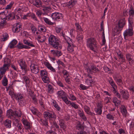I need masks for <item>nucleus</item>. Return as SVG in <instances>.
Returning a JSON list of instances; mask_svg holds the SVG:
<instances>
[{
    "label": "nucleus",
    "mask_w": 134,
    "mask_h": 134,
    "mask_svg": "<svg viewBox=\"0 0 134 134\" xmlns=\"http://www.w3.org/2000/svg\"><path fill=\"white\" fill-rule=\"evenodd\" d=\"M125 23V19L124 18L120 20L117 25L114 28L113 31V36L115 37L116 35H118L122 30Z\"/></svg>",
    "instance_id": "obj_1"
},
{
    "label": "nucleus",
    "mask_w": 134,
    "mask_h": 134,
    "mask_svg": "<svg viewBox=\"0 0 134 134\" xmlns=\"http://www.w3.org/2000/svg\"><path fill=\"white\" fill-rule=\"evenodd\" d=\"M49 42L53 47L56 49H61L62 47L59 44L58 39L54 36L51 35L48 38Z\"/></svg>",
    "instance_id": "obj_2"
},
{
    "label": "nucleus",
    "mask_w": 134,
    "mask_h": 134,
    "mask_svg": "<svg viewBox=\"0 0 134 134\" xmlns=\"http://www.w3.org/2000/svg\"><path fill=\"white\" fill-rule=\"evenodd\" d=\"M87 45L93 51L97 47L96 40L93 38H91L87 40Z\"/></svg>",
    "instance_id": "obj_3"
},
{
    "label": "nucleus",
    "mask_w": 134,
    "mask_h": 134,
    "mask_svg": "<svg viewBox=\"0 0 134 134\" xmlns=\"http://www.w3.org/2000/svg\"><path fill=\"white\" fill-rule=\"evenodd\" d=\"M4 64L3 66L0 68L4 70H2L3 71H1L3 73L6 71L7 69L8 68V66H9L10 64V60L8 58L5 59L4 60Z\"/></svg>",
    "instance_id": "obj_4"
},
{
    "label": "nucleus",
    "mask_w": 134,
    "mask_h": 134,
    "mask_svg": "<svg viewBox=\"0 0 134 134\" xmlns=\"http://www.w3.org/2000/svg\"><path fill=\"white\" fill-rule=\"evenodd\" d=\"M18 62L22 70H23L25 72L28 71L27 66L25 61H23L22 59H21L18 61Z\"/></svg>",
    "instance_id": "obj_5"
},
{
    "label": "nucleus",
    "mask_w": 134,
    "mask_h": 134,
    "mask_svg": "<svg viewBox=\"0 0 134 134\" xmlns=\"http://www.w3.org/2000/svg\"><path fill=\"white\" fill-rule=\"evenodd\" d=\"M30 67L32 73L36 74L39 72V70L38 65L34 64H31Z\"/></svg>",
    "instance_id": "obj_6"
},
{
    "label": "nucleus",
    "mask_w": 134,
    "mask_h": 134,
    "mask_svg": "<svg viewBox=\"0 0 134 134\" xmlns=\"http://www.w3.org/2000/svg\"><path fill=\"white\" fill-rule=\"evenodd\" d=\"M86 69L87 72L89 74L92 73V72H95L97 71H99L98 68L93 65H91L90 68L87 67L86 68Z\"/></svg>",
    "instance_id": "obj_7"
},
{
    "label": "nucleus",
    "mask_w": 134,
    "mask_h": 134,
    "mask_svg": "<svg viewBox=\"0 0 134 134\" xmlns=\"http://www.w3.org/2000/svg\"><path fill=\"white\" fill-rule=\"evenodd\" d=\"M133 35V32L132 29H129L126 30L124 32V35L125 39L128 36H131Z\"/></svg>",
    "instance_id": "obj_8"
},
{
    "label": "nucleus",
    "mask_w": 134,
    "mask_h": 134,
    "mask_svg": "<svg viewBox=\"0 0 134 134\" xmlns=\"http://www.w3.org/2000/svg\"><path fill=\"white\" fill-rule=\"evenodd\" d=\"M6 115L10 119H13V117H15L17 115L15 112L13 111L12 110L10 109L7 110Z\"/></svg>",
    "instance_id": "obj_9"
},
{
    "label": "nucleus",
    "mask_w": 134,
    "mask_h": 134,
    "mask_svg": "<svg viewBox=\"0 0 134 134\" xmlns=\"http://www.w3.org/2000/svg\"><path fill=\"white\" fill-rule=\"evenodd\" d=\"M43 115L45 118L48 117L49 118H56V116L54 113H53L52 114L47 111L44 112L43 113Z\"/></svg>",
    "instance_id": "obj_10"
},
{
    "label": "nucleus",
    "mask_w": 134,
    "mask_h": 134,
    "mask_svg": "<svg viewBox=\"0 0 134 134\" xmlns=\"http://www.w3.org/2000/svg\"><path fill=\"white\" fill-rule=\"evenodd\" d=\"M61 16V13L58 12H55L52 14L51 17L53 19L57 20L60 18V17Z\"/></svg>",
    "instance_id": "obj_11"
},
{
    "label": "nucleus",
    "mask_w": 134,
    "mask_h": 134,
    "mask_svg": "<svg viewBox=\"0 0 134 134\" xmlns=\"http://www.w3.org/2000/svg\"><path fill=\"white\" fill-rule=\"evenodd\" d=\"M51 52L52 54L54 56L59 57L62 54L61 51L51 50Z\"/></svg>",
    "instance_id": "obj_12"
},
{
    "label": "nucleus",
    "mask_w": 134,
    "mask_h": 134,
    "mask_svg": "<svg viewBox=\"0 0 134 134\" xmlns=\"http://www.w3.org/2000/svg\"><path fill=\"white\" fill-rule=\"evenodd\" d=\"M4 15H2L0 17V28L3 27L5 25L6 19L5 17H4L3 16Z\"/></svg>",
    "instance_id": "obj_13"
},
{
    "label": "nucleus",
    "mask_w": 134,
    "mask_h": 134,
    "mask_svg": "<svg viewBox=\"0 0 134 134\" xmlns=\"http://www.w3.org/2000/svg\"><path fill=\"white\" fill-rule=\"evenodd\" d=\"M120 93L122 96L123 98L126 99H128L129 97V93L127 91L121 90L120 91Z\"/></svg>",
    "instance_id": "obj_14"
},
{
    "label": "nucleus",
    "mask_w": 134,
    "mask_h": 134,
    "mask_svg": "<svg viewBox=\"0 0 134 134\" xmlns=\"http://www.w3.org/2000/svg\"><path fill=\"white\" fill-rule=\"evenodd\" d=\"M12 121L9 119H6L4 121V124L7 128L10 129L11 127Z\"/></svg>",
    "instance_id": "obj_15"
},
{
    "label": "nucleus",
    "mask_w": 134,
    "mask_h": 134,
    "mask_svg": "<svg viewBox=\"0 0 134 134\" xmlns=\"http://www.w3.org/2000/svg\"><path fill=\"white\" fill-rule=\"evenodd\" d=\"M5 19L8 20H12L15 18V14L14 13H12L8 14L7 15L5 16Z\"/></svg>",
    "instance_id": "obj_16"
},
{
    "label": "nucleus",
    "mask_w": 134,
    "mask_h": 134,
    "mask_svg": "<svg viewBox=\"0 0 134 134\" xmlns=\"http://www.w3.org/2000/svg\"><path fill=\"white\" fill-rule=\"evenodd\" d=\"M21 29V25L18 24L16 26L14 27L12 29V30L14 32L17 33L20 31Z\"/></svg>",
    "instance_id": "obj_17"
},
{
    "label": "nucleus",
    "mask_w": 134,
    "mask_h": 134,
    "mask_svg": "<svg viewBox=\"0 0 134 134\" xmlns=\"http://www.w3.org/2000/svg\"><path fill=\"white\" fill-rule=\"evenodd\" d=\"M126 57L127 60L129 61L130 64L133 63L134 61L133 60V57L131 54H127L126 55Z\"/></svg>",
    "instance_id": "obj_18"
},
{
    "label": "nucleus",
    "mask_w": 134,
    "mask_h": 134,
    "mask_svg": "<svg viewBox=\"0 0 134 134\" xmlns=\"http://www.w3.org/2000/svg\"><path fill=\"white\" fill-rule=\"evenodd\" d=\"M40 122L43 126H44L46 127H47L48 126V120L46 119L44 120L40 119Z\"/></svg>",
    "instance_id": "obj_19"
},
{
    "label": "nucleus",
    "mask_w": 134,
    "mask_h": 134,
    "mask_svg": "<svg viewBox=\"0 0 134 134\" xmlns=\"http://www.w3.org/2000/svg\"><path fill=\"white\" fill-rule=\"evenodd\" d=\"M17 41L15 40H13L9 43L8 46L10 48H14L15 47V46L17 43Z\"/></svg>",
    "instance_id": "obj_20"
},
{
    "label": "nucleus",
    "mask_w": 134,
    "mask_h": 134,
    "mask_svg": "<svg viewBox=\"0 0 134 134\" xmlns=\"http://www.w3.org/2000/svg\"><path fill=\"white\" fill-rule=\"evenodd\" d=\"M23 123L24 124L25 128L27 130L30 128V123L27 120H24L23 121Z\"/></svg>",
    "instance_id": "obj_21"
},
{
    "label": "nucleus",
    "mask_w": 134,
    "mask_h": 134,
    "mask_svg": "<svg viewBox=\"0 0 134 134\" xmlns=\"http://www.w3.org/2000/svg\"><path fill=\"white\" fill-rule=\"evenodd\" d=\"M77 2L76 0H71L68 4L69 8L72 7L74 5L76 4Z\"/></svg>",
    "instance_id": "obj_22"
},
{
    "label": "nucleus",
    "mask_w": 134,
    "mask_h": 134,
    "mask_svg": "<svg viewBox=\"0 0 134 134\" xmlns=\"http://www.w3.org/2000/svg\"><path fill=\"white\" fill-rule=\"evenodd\" d=\"M42 4V2L40 0H35L34 3V5L38 8L41 6Z\"/></svg>",
    "instance_id": "obj_23"
},
{
    "label": "nucleus",
    "mask_w": 134,
    "mask_h": 134,
    "mask_svg": "<svg viewBox=\"0 0 134 134\" xmlns=\"http://www.w3.org/2000/svg\"><path fill=\"white\" fill-rule=\"evenodd\" d=\"M59 125L60 127L62 128L64 130H65L66 128L65 125L64 124V121L62 119H60L59 120Z\"/></svg>",
    "instance_id": "obj_24"
},
{
    "label": "nucleus",
    "mask_w": 134,
    "mask_h": 134,
    "mask_svg": "<svg viewBox=\"0 0 134 134\" xmlns=\"http://www.w3.org/2000/svg\"><path fill=\"white\" fill-rule=\"evenodd\" d=\"M113 102L114 103L116 106L117 107L120 104L121 101L118 100L116 97H114L113 98Z\"/></svg>",
    "instance_id": "obj_25"
},
{
    "label": "nucleus",
    "mask_w": 134,
    "mask_h": 134,
    "mask_svg": "<svg viewBox=\"0 0 134 134\" xmlns=\"http://www.w3.org/2000/svg\"><path fill=\"white\" fill-rule=\"evenodd\" d=\"M76 46L72 44V45L69 44L68 46L67 50L70 52H72L74 50V48Z\"/></svg>",
    "instance_id": "obj_26"
},
{
    "label": "nucleus",
    "mask_w": 134,
    "mask_h": 134,
    "mask_svg": "<svg viewBox=\"0 0 134 134\" xmlns=\"http://www.w3.org/2000/svg\"><path fill=\"white\" fill-rule=\"evenodd\" d=\"M129 16L133 17L134 15V10L133 7L131 5L130 6L129 11Z\"/></svg>",
    "instance_id": "obj_27"
},
{
    "label": "nucleus",
    "mask_w": 134,
    "mask_h": 134,
    "mask_svg": "<svg viewBox=\"0 0 134 134\" xmlns=\"http://www.w3.org/2000/svg\"><path fill=\"white\" fill-rule=\"evenodd\" d=\"M57 94L58 97L65 96H66V93L63 91H60L57 92Z\"/></svg>",
    "instance_id": "obj_28"
},
{
    "label": "nucleus",
    "mask_w": 134,
    "mask_h": 134,
    "mask_svg": "<svg viewBox=\"0 0 134 134\" xmlns=\"http://www.w3.org/2000/svg\"><path fill=\"white\" fill-rule=\"evenodd\" d=\"M8 80L6 76L3 77L2 80V84L4 86H6L8 84Z\"/></svg>",
    "instance_id": "obj_29"
},
{
    "label": "nucleus",
    "mask_w": 134,
    "mask_h": 134,
    "mask_svg": "<svg viewBox=\"0 0 134 134\" xmlns=\"http://www.w3.org/2000/svg\"><path fill=\"white\" fill-rule=\"evenodd\" d=\"M54 89L52 86L50 85H49L48 86V93H52L53 92Z\"/></svg>",
    "instance_id": "obj_30"
},
{
    "label": "nucleus",
    "mask_w": 134,
    "mask_h": 134,
    "mask_svg": "<svg viewBox=\"0 0 134 134\" xmlns=\"http://www.w3.org/2000/svg\"><path fill=\"white\" fill-rule=\"evenodd\" d=\"M43 81L45 83H48L50 82L49 79L48 77V76H45L44 77H41Z\"/></svg>",
    "instance_id": "obj_31"
},
{
    "label": "nucleus",
    "mask_w": 134,
    "mask_h": 134,
    "mask_svg": "<svg viewBox=\"0 0 134 134\" xmlns=\"http://www.w3.org/2000/svg\"><path fill=\"white\" fill-rule=\"evenodd\" d=\"M43 19L44 21L47 24L51 25L54 24V23L51 22L48 19L45 17H43Z\"/></svg>",
    "instance_id": "obj_32"
},
{
    "label": "nucleus",
    "mask_w": 134,
    "mask_h": 134,
    "mask_svg": "<svg viewBox=\"0 0 134 134\" xmlns=\"http://www.w3.org/2000/svg\"><path fill=\"white\" fill-rule=\"evenodd\" d=\"M117 54L119 56V59H121V62L123 63L125 62V60L124 58L123 57V55L121 53H117Z\"/></svg>",
    "instance_id": "obj_33"
},
{
    "label": "nucleus",
    "mask_w": 134,
    "mask_h": 134,
    "mask_svg": "<svg viewBox=\"0 0 134 134\" xmlns=\"http://www.w3.org/2000/svg\"><path fill=\"white\" fill-rule=\"evenodd\" d=\"M8 37L9 36L7 33H4L2 37L1 38V41H4L7 40Z\"/></svg>",
    "instance_id": "obj_34"
},
{
    "label": "nucleus",
    "mask_w": 134,
    "mask_h": 134,
    "mask_svg": "<svg viewBox=\"0 0 134 134\" xmlns=\"http://www.w3.org/2000/svg\"><path fill=\"white\" fill-rule=\"evenodd\" d=\"M65 40L67 42L68 45H72V44H73L72 40L69 37H66L65 38Z\"/></svg>",
    "instance_id": "obj_35"
},
{
    "label": "nucleus",
    "mask_w": 134,
    "mask_h": 134,
    "mask_svg": "<svg viewBox=\"0 0 134 134\" xmlns=\"http://www.w3.org/2000/svg\"><path fill=\"white\" fill-rule=\"evenodd\" d=\"M40 75L41 77H44V76H48L47 72L45 70H41Z\"/></svg>",
    "instance_id": "obj_36"
},
{
    "label": "nucleus",
    "mask_w": 134,
    "mask_h": 134,
    "mask_svg": "<svg viewBox=\"0 0 134 134\" xmlns=\"http://www.w3.org/2000/svg\"><path fill=\"white\" fill-rule=\"evenodd\" d=\"M61 98L67 104H70V101L68 100L67 98L65 96H62Z\"/></svg>",
    "instance_id": "obj_37"
},
{
    "label": "nucleus",
    "mask_w": 134,
    "mask_h": 134,
    "mask_svg": "<svg viewBox=\"0 0 134 134\" xmlns=\"http://www.w3.org/2000/svg\"><path fill=\"white\" fill-rule=\"evenodd\" d=\"M30 110L35 115H36L38 116V115L37 114L36 111L37 110V109L36 108L34 107H32L30 108Z\"/></svg>",
    "instance_id": "obj_38"
},
{
    "label": "nucleus",
    "mask_w": 134,
    "mask_h": 134,
    "mask_svg": "<svg viewBox=\"0 0 134 134\" xmlns=\"http://www.w3.org/2000/svg\"><path fill=\"white\" fill-rule=\"evenodd\" d=\"M79 115H80V116L84 120H86V118L84 115L83 112L82 111H80L79 113Z\"/></svg>",
    "instance_id": "obj_39"
},
{
    "label": "nucleus",
    "mask_w": 134,
    "mask_h": 134,
    "mask_svg": "<svg viewBox=\"0 0 134 134\" xmlns=\"http://www.w3.org/2000/svg\"><path fill=\"white\" fill-rule=\"evenodd\" d=\"M83 38V36L81 34L77 36V40L79 42H82Z\"/></svg>",
    "instance_id": "obj_40"
},
{
    "label": "nucleus",
    "mask_w": 134,
    "mask_h": 134,
    "mask_svg": "<svg viewBox=\"0 0 134 134\" xmlns=\"http://www.w3.org/2000/svg\"><path fill=\"white\" fill-rule=\"evenodd\" d=\"M23 79L27 85H28L30 83V81L29 78L26 76H24L23 77Z\"/></svg>",
    "instance_id": "obj_41"
},
{
    "label": "nucleus",
    "mask_w": 134,
    "mask_h": 134,
    "mask_svg": "<svg viewBox=\"0 0 134 134\" xmlns=\"http://www.w3.org/2000/svg\"><path fill=\"white\" fill-rule=\"evenodd\" d=\"M55 101H53V103L54 107L58 110H59L60 109V107L58 106V104L56 103Z\"/></svg>",
    "instance_id": "obj_42"
},
{
    "label": "nucleus",
    "mask_w": 134,
    "mask_h": 134,
    "mask_svg": "<svg viewBox=\"0 0 134 134\" xmlns=\"http://www.w3.org/2000/svg\"><path fill=\"white\" fill-rule=\"evenodd\" d=\"M72 106V107H74V108L75 109H77L78 108V105L76 104L74 102H70V104Z\"/></svg>",
    "instance_id": "obj_43"
},
{
    "label": "nucleus",
    "mask_w": 134,
    "mask_h": 134,
    "mask_svg": "<svg viewBox=\"0 0 134 134\" xmlns=\"http://www.w3.org/2000/svg\"><path fill=\"white\" fill-rule=\"evenodd\" d=\"M51 9V8L50 7H44L42 10L44 12H46L50 10Z\"/></svg>",
    "instance_id": "obj_44"
},
{
    "label": "nucleus",
    "mask_w": 134,
    "mask_h": 134,
    "mask_svg": "<svg viewBox=\"0 0 134 134\" xmlns=\"http://www.w3.org/2000/svg\"><path fill=\"white\" fill-rule=\"evenodd\" d=\"M30 16L35 21H37L38 20L36 16L35 15L34 13H32L30 15Z\"/></svg>",
    "instance_id": "obj_45"
},
{
    "label": "nucleus",
    "mask_w": 134,
    "mask_h": 134,
    "mask_svg": "<svg viewBox=\"0 0 134 134\" xmlns=\"http://www.w3.org/2000/svg\"><path fill=\"white\" fill-rule=\"evenodd\" d=\"M24 45L22 43L19 42L17 46L15 47L19 49L23 48Z\"/></svg>",
    "instance_id": "obj_46"
},
{
    "label": "nucleus",
    "mask_w": 134,
    "mask_h": 134,
    "mask_svg": "<svg viewBox=\"0 0 134 134\" xmlns=\"http://www.w3.org/2000/svg\"><path fill=\"white\" fill-rule=\"evenodd\" d=\"M76 127L77 129L78 130L80 129L81 130L83 128L81 124H80V122H79V123L78 124Z\"/></svg>",
    "instance_id": "obj_47"
},
{
    "label": "nucleus",
    "mask_w": 134,
    "mask_h": 134,
    "mask_svg": "<svg viewBox=\"0 0 134 134\" xmlns=\"http://www.w3.org/2000/svg\"><path fill=\"white\" fill-rule=\"evenodd\" d=\"M75 26L76 27V28L77 30H79L81 31H82V30L81 27V26L79 25V24L76 23L75 24Z\"/></svg>",
    "instance_id": "obj_48"
},
{
    "label": "nucleus",
    "mask_w": 134,
    "mask_h": 134,
    "mask_svg": "<svg viewBox=\"0 0 134 134\" xmlns=\"http://www.w3.org/2000/svg\"><path fill=\"white\" fill-rule=\"evenodd\" d=\"M80 87L83 90H86L87 89L88 87L82 84H80Z\"/></svg>",
    "instance_id": "obj_49"
},
{
    "label": "nucleus",
    "mask_w": 134,
    "mask_h": 134,
    "mask_svg": "<svg viewBox=\"0 0 134 134\" xmlns=\"http://www.w3.org/2000/svg\"><path fill=\"white\" fill-rule=\"evenodd\" d=\"M13 3L11 2L9 4L7 5L5 8V9H8L11 8L12 7Z\"/></svg>",
    "instance_id": "obj_50"
},
{
    "label": "nucleus",
    "mask_w": 134,
    "mask_h": 134,
    "mask_svg": "<svg viewBox=\"0 0 134 134\" xmlns=\"http://www.w3.org/2000/svg\"><path fill=\"white\" fill-rule=\"evenodd\" d=\"M9 93V95L11 97L13 98V97H14V95L16 93H14L12 90H10Z\"/></svg>",
    "instance_id": "obj_51"
},
{
    "label": "nucleus",
    "mask_w": 134,
    "mask_h": 134,
    "mask_svg": "<svg viewBox=\"0 0 134 134\" xmlns=\"http://www.w3.org/2000/svg\"><path fill=\"white\" fill-rule=\"evenodd\" d=\"M39 103L42 107H43V108H44V105L43 101L42 99H41L39 100Z\"/></svg>",
    "instance_id": "obj_52"
},
{
    "label": "nucleus",
    "mask_w": 134,
    "mask_h": 134,
    "mask_svg": "<svg viewBox=\"0 0 134 134\" xmlns=\"http://www.w3.org/2000/svg\"><path fill=\"white\" fill-rule=\"evenodd\" d=\"M107 117L109 119L114 120V117L110 114H108L107 115Z\"/></svg>",
    "instance_id": "obj_53"
},
{
    "label": "nucleus",
    "mask_w": 134,
    "mask_h": 134,
    "mask_svg": "<svg viewBox=\"0 0 134 134\" xmlns=\"http://www.w3.org/2000/svg\"><path fill=\"white\" fill-rule=\"evenodd\" d=\"M15 117H13V122L14 124L15 125V124L20 123L19 121Z\"/></svg>",
    "instance_id": "obj_54"
},
{
    "label": "nucleus",
    "mask_w": 134,
    "mask_h": 134,
    "mask_svg": "<svg viewBox=\"0 0 134 134\" xmlns=\"http://www.w3.org/2000/svg\"><path fill=\"white\" fill-rule=\"evenodd\" d=\"M95 110L98 114L100 115L102 114V110L101 109L97 108Z\"/></svg>",
    "instance_id": "obj_55"
},
{
    "label": "nucleus",
    "mask_w": 134,
    "mask_h": 134,
    "mask_svg": "<svg viewBox=\"0 0 134 134\" xmlns=\"http://www.w3.org/2000/svg\"><path fill=\"white\" fill-rule=\"evenodd\" d=\"M132 17L131 16H129L128 19L129 23L130 25H132L133 22V19L132 18Z\"/></svg>",
    "instance_id": "obj_56"
},
{
    "label": "nucleus",
    "mask_w": 134,
    "mask_h": 134,
    "mask_svg": "<svg viewBox=\"0 0 134 134\" xmlns=\"http://www.w3.org/2000/svg\"><path fill=\"white\" fill-rule=\"evenodd\" d=\"M39 29L41 31L43 32H46V30L45 28L43 26H40V27L39 28Z\"/></svg>",
    "instance_id": "obj_57"
},
{
    "label": "nucleus",
    "mask_w": 134,
    "mask_h": 134,
    "mask_svg": "<svg viewBox=\"0 0 134 134\" xmlns=\"http://www.w3.org/2000/svg\"><path fill=\"white\" fill-rule=\"evenodd\" d=\"M85 110L88 114L90 112V108L87 106H86L84 108Z\"/></svg>",
    "instance_id": "obj_58"
},
{
    "label": "nucleus",
    "mask_w": 134,
    "mask_h": 134,
    "mask_svg": "<svg viewBox=\"0 0 134 134\" xmlns=\"http://www.w3.org/2000/svg\"><path fill=\"white\" fill-rule=\"evenodd\" d=\"M15 126H17L18 128V129L20 130H21L22 129V125L21 123L15 124Z\"/></svg>",
    "instance_id": "obj_59"
},
{
    "label": "nucleus",
    "mask_w": 134,
    "mask_h": 134,
    "mask_svg": "<svg viewBox=\"0 0 134 134\" xmlns=\"http://www.w3.org/2000/svg\"><path fill=\"white\" fill-rule=\"evenodd\" d=\"M121 112L124 115H125L127 114V110L125 108H123L121 110Z\"/></svg>",
    "instance_id": "obj_60"
},
{
    "label": "nucleus",
    "mask_w": 134,
    "mask_h": 134,
    "mask_svg": "<svg viewBox=\"0 0 134 134\" xmlns=\"http://www.w3.org/2000/svg\"><path fill=\"white\" fill-rule=\"evenodd\" d=\"M21 95L20 93H16L14 95V98L16 99V100L18 99V98L20 97Z\"/></svg>",
    "instance_id": "obj_61"
},
{
    "label": "nucleus",
    "mask_w": 134,
    "mask_h": 134,
    "mask_svg": "<svg viewBox=\"0 0 134 134\" xmlns=\"http://www.w3.org/2000/svg\"><path fill=\"white\" fill-rule=\"evenodd\" d=\"M24 98L23 96V94H21L20 96V97L18 98V99H17L18 102H21L22 100H23V99Z\"/></svg>",
    "instance_id": "obj_62"
},
{
    "label": "nucleus",
    "mask_w": 134,
    "mask_h": 134,
    "mask_svg": "<svg viewBox=\"0 0 134 134\" xmlns=\"http://www.w3.org/2000/svg\"><path fill=\"white\" fill-rule=\"evenodd\" d=\"M36 14L40 17L42 15V12L40 10H37L36 12Z\"/></svg>",
    "instance_id": "obj_63"
},
{
    "label": "nucleus",
    "mask_w": 134,
    "mask_h": 134,
    "mask_svg": "<svg viewBox=\"0 0 134 134\" xmlns=\"http://www.w3.org/2000/svg\"><path fill=\"white\" fill-rule=\"evenodd\" d=\"M47 134H57L56 133L52 130H49L47 132Z\"/></svg>",
    "instance_id": "obj_64"
}]
</instances>
